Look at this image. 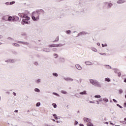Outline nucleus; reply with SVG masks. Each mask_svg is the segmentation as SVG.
<instances>
[{"label": "nucleus", "mask_w": 126, "mask_h": 126, "mask_svg": "<svg viewBox=\"0 0 126 126\" xmlns=\"http://www.w3.org/2000/svg\"><path fill=\"white\" fill-rule=\"evenodd\" d=\"M90 82L93 85H94V86H95L96 87H102V85L100 82H98L97 80H93V79H90Z\"/></svg>", "instance_id": "1"}, {"label": "nucleus", "mask_w": 126, "mask_h": 126, "mask_svg": "<svg viewBox=\"0 0 126 126\" xmlns=\"http://www.w3.org/2000/svg\"><path fill=\"white\" fill-rule=\"evenodd\" d=\"M40 16L37 14L36 11L33 12L32 13V19L33 21H38L39 20Z\"/></svg>", "instance_id": "2"}, {"label": "nucleus", "mask_w": 126, "mask_h": 126, "mask_svg": "<svg viewBox=\"0 0 126 126\" xmlns=\"http://www.w3.org/2000/svg\"><path fill=\"white\" fill-rule=\"evenodd\" d=\"M18 19L19 18L17 16H14L13 18L11 16H9L8 18V21H13L14 22V21H17V20H18Z\"/></svg>", "instance_id": "3"}, {"label": "nucleus", "mask_w": 126, "mask_h": 126, "mask_svg": "<svg viewBox=\"0 0 126 126\" xmlns=\"http://www.w3.org/2000/svg\"><path fill=\"white\" fill-rule=\"evenodd\" d=\"M30 19V17L26 16L25 18L22 20V24L24 25V24H28V20Z\"/></svg>", "instance_id": "4"}, {"label": "nucleus", "mask_w": 126, "mask_h": 126, "mask_svg": "<svg viewBox=\"0 0 126 126\" xmlns=\"http://www.w3.org/2000/svg\"><path fill=\"white\" fill-rule=\"evenodd\" d=\"M36 12L37 14L40 16L41 14L44 15V13H45V11H44V10L43 9H39V10H37L35 11Z\"/></svg>", "instance_id": "5"}, {"label": "nucleus", "mask_w": 126, "mask_h": 126, "mask_svg": "<svg viewBox=\"0 0 126 126\" xmlns=\"http://www.w3.org/2000/svg\"><path fill=\"white\" fill-rule=\"evenodd\" d=\"M63 79H64L65 81H67V82H72V81H73V79L70 77H66V78L64 77Z\"/></svg>", "instance_id": "6"}, {"label": "nucleus", "mask_w": 126, "mask_h": 126, "mask_svg": "<svg viewBox=\"0 0 126 126\" xmlns=\"http://www.w3.org/2000/svg\"><path fill=\"white\" fill-rule=\"evenodd\" d=\"M83 120L85 123H88V124L89 123H91V119L89 118H84Z\"/></svg>", "instance_id": "7"}, {"label": "nucleus", "mask_w": 126, "mask_h": 126, "mask_svg": "<svg viewBox=\"0 0 126 126\" xmlns=\"http://www.w3.org/2000/svg\"><path fill=\"white\" fill-rule=\"evenodd\" d=\"M19 16H20V17H22V18H25L26 17V16L24 13H19L18 14Z\"/></svg>", "instance_id": "8"}, {"label": "nucleus", "mask_w": 126, "mask_h": 126, "mask_svg": "<svg viewBox=\"0 0 126 126\" xmlns=\"http://www.w3.org/2000/svg\"><path fill=\"white\" fill-rule=\"evenodd\" d=\"M6 63H15V60L13 59H8L5 61Z\"/></svg>", "instance_id": "9"}, {"label": "nucleus", "mask_w": 126, "mask_h": 126, "mask_svg": "<svg viewBox=\"0 0 126 126\" xmlns=\"http://www.w3.org/2000/svg\"><path fill=\"white\" fill-rule=\"evenodd\" d=\"M75 66L77 69H78V70H81V69H82V67H81V66H80V65L78 64H76Z\"/></svg>", "instance_id": "10"}, {"label": "nucleus", "mask_w": 126, "mask_h": 126, "mask_svg": "<svg viewBox=\"0 0 126 126\" xmlns=\"http://www.w3.org/2000/svg\"><path fill=\"white\" fill-rule=\"evenodd\" d=\"M80 95H87V92L86 91H84L83 92H81L79 93Z\"/></svg>", "instance_id": "11"}, {"label": "nucleus", "mask_w": 126, "mask_h": 126, "mask_svg": "<svg viewBox=\"0 0 126 126\" xmlns=\"http://www.w3.org/2000/svg\"><path fill=\"white\" fill-rule=\"evenodd\" d=\"M18 43L20 44H23V45H29V43L27 42H23V41H18Z\"/></svg>", "instance_id": "12"}, {"label": "nucleus", "mask_w": 126, "mask_h": 126, "mask_svg": "<svg viewBox=\"0 0 126 126\" xmlns=\"http://www.w3.org/2000/svg\"><path fill=\"white\" fill-rule=\"evenodd\" d=\"M85 64H86L87 65H93V63L90 62H86Z\"/></svg>", "instance_id": "13"}, {"label": "nucleus", "mask_w": 126, "mask_h": 126, "mask_svg": "<svg viewBox=\"0 0 126 126\" xmlns=\"http://www.w3.org/2000/svg\"><path fill=\"white\" fill-rule=\"evenodd\" d=\"M43 51L44 52H49L51 51V50L50 49H49V48H44L43 49Z\"/></svg>", "instance_id": "14"}, {"label": "nucleus", "mask_w": 126, "mask_h": 126, "mask_svg": "<svg viewBox=\"0 0 126 126\" xmlns=\"http://www.w3.org/2000/svg\"><path fill=\"white\" fill-rule=\"evenodd\" d=\"M105 4H108V8L113 6V4L112 3H108L106 2H105Z\"/></svg>", "instance_id": "15"}, {"label": "nucleus", "mask_w": 126, "mask_h": 126, "mask_svg": "<svg viewBox=\"0 0 126 126\" xmlns=\"http://www.w3.org/2000/svg\"><path fill=\"white\" fill-rule=\"evenodd\" d=\"M103 101L105 103H107V102H109V99L106 97L103 98Z\"/></svg>", "instance_id": "16"}, {"label": "nucleus", "mask_w": 126, "mask_h": 126, "mask_svg": "<svg viewBox=\"0 0 126 126\" xmlns=\"http://www.w3.org/2000/svg\"><path fill=\"white\" fill-rule=\"evenodd\" d=\"M48 47H53V48H57V45L56 44H53L51 45H49Z\"/></svg>", "instance_id": "17"}, {"label": "nucleus", "mask_w": 126, "mask_h": 126, "mask_svg": "<svg viewBox=\"0 0 126 126\" xmlns=\"http://www.w3.org/2000/svg\"><path fill=\"white\" fill-rule=\"evenodd\" d=\"M84 34H86V33H85L84 32H81L78 34L77 37H79V36H80V35H84Z\"/></svg>", "instance_id": "18"}, {"label": "nucleus", "mask_w": 126, "mask_h": 126, "mask_svg": "<svg viewBox=\"0 0 126 126\" xmlns=\"http://www.w3.org/2000/svg\"><path fill=\"white\" fill-rule=\"evenodd\" d=\"M125 2V0H119L117 1V3H124Z\"/></svg>", "instance_id": "19"}, {"label": "nucleus", "mask_w": 126, "mask_h": 126, "mask_svg": "<svg viewBox=\"0 0 126 126\" xmlns=\"http://www.w3.org/2000/svg\"><path fill=\"white\" fill-rule=\"evenodd\" d=\"M63 44L61 43L56 44V48H59V47H63Z\"/></svg>", "instance_id": "20"}, {"label": "nucleus", "mask_w": 126, "mask_h": 126, "mask_svg": "<svg viewBox=\"0 0 126 126\" xmlns=\"http://www.w3.org/2000/svg\"><path fill=\"white\" fill-rule=\"evenodd\" d=\"M12 46L14 47H19V44L17 43H12Z\"/></svg>", "instance_id": "21"}, {"label": "nucleus", "mask_w": 126, "mask_h": 126, "mask_svg": "<svg viewBox=\"0 0 126 126\" xmlns=\"http://www.w3.org/2000/svg\"><path fill=\"white\" fill-rule=\"evenodd\" d=\"M105 81H107V82H110L111 81V79L109 78H105Z\"/></svg>", "instance_id": "22"}, {"label": "nucleus", "mask_w": 126, "mask_h": 126, "mask_svg": "<svg viewBox=\"0 0 126 126\" xmlns=\"http://www.w3.org/2000/svg\"><path fill=\"white\" fill-rule=\"evenodd\" d=\"M34 91L35 92H38V93H40V90L38 88H35L34 89Z\"/></svg>", "instance_id": "23"}, {"label": "nucleus", "mask_w": 126, "mask_h": 126, "mask_svg": "<svg viewBox=\"0 0 126 126\" xmlns=\"http://www.w3.org/2000/svg\"><path fill=\"white\" fill-rule=\"evenodd\" d=\"M52 75H53L54 76H56V77H58L59 76V75L57 73H53Z\"/></svg>", "instance_id": "24"}, {"label": "nucleus", "mask_w": 126, "mask_h": 126, "mask_svg": "<svg viewBox=\"0 0 126 126\" xmlns=\"http://www.w3.org/2000/svg\"><path fill=\"white\" fill-rule=\"evenodd\" d=\"M88 126H93V124L91 123V122H89V123L87 124Z\"/></svg>", "instance_id": "25"}, {"label": "nucleus", "mask_w": 126, "mask_h": 126, "mask_svg": "<svg viewBox=\"0 0 126 126\" xmlns=\"http://www.w3.org/2000/svg\"><path fill=\"white\" fill-rule=\"evenodd\" d=\"M36 107H40L41 106V103L40 102H37L36 104Z\"/></svg>", "instance_id": "26"}, {"label": "nucleus", "mask_w": 126, "mask_h": 126, "mask_svg": "<svg viewBox=\"0 0 126 126\" xmlns=\"http://www.w3.org/2000/svg\"><path fill=\"white\" fill-rule=\"evenodd\" d=\"M59 41V36H58L56 39L53 41V43H55V42H58Z\"/></svg>", "instance_id": "27"}, {"label": "nucleus", "mask_w": 126, "mask_h": 126, "mask_svg": "<svg viewBox=\"0 0 126 126\" xmlns=\"http://www.w3.org/2000/svg\"><path fill=\"white\" fill-rule=\"evenodd\" d=\"M94 98H101V95H95Z\"/></svg>", "instance_id": "28"}, {"label": "nucleus", "mask_w": 126, "mask_h": 126, "mask_svg": "<svg viewBox=\"0 0 126 126\" xmlns=\"http://www.w3.org/2000/svg\"><path fill=\"white\" fill-rule=\"evenodd\" d=\"M92 50L93 52H97V49L95 48H92Z\"/></svg>", "instance_id": "29"}, {"label": "nucleus", "mask_w": 126, "mask_h": 126, "mask_svg": "<svg viewBox=\"0 0 126 126\" xmlns=\"http://www.w3.org/2000/svg\"><path fill=\"white\" fill-rule=\"evenodd\" d=\"M61 93H62L63 94H67V93L65 91H62Z\"/></svg>", "instance_id": "30"}, {"label": "nucleus", "mask_w": 126, "mask_h": 126, "mask_svg": "<svg viewBox=\"0 0 126 126\" xmlns=\"http://www.w3.org/2000/svg\"><path fill=\"white\" fill-rule=\"evenodd\" d=\"M40 82H41V79H38L36 81V83H40Z\"/></svg>", "instance_id": "31"}, {"label": "nucleus", "mask_w": 126, "mask_h": 126, "mask_svg": "<svg viewBox=\"0 0 126 126\" xmlns=\"http://www.w3.org/2000/svg\"><path fill=\"white\" fill-rule=\"evenodd\" d=\"M53 95H56V96H58V97H60V94L56 93H53Z\"/></svg>", "instance_id": "32"}, {"label": "nucleus", "mask_w": 126, "mask_h": 126, "mask_svg": "<svg viewBox=\"0 0 126 126\" xmlns=\"http://www.w3.org/2000/svg\"><path fill=\"white\" fill-rule=\"evenodd\" d=\"M52 106H53L54 108H57V104L56 103H53Z\"/></svg>", "instance_id": "33"}, {"label": "nucleus", "mask_w": 126, "mask_h": 126, "mask_svg": "<svg viewBox=\"0 0 126 126\" xmlns=\"http://www.w3.org/2000/svg\"><path fill=\"white\" fill-rule=\"evenodd\" d=\"M120 123L121 124H123L124 125H126V121H120Z\"/></svg>", "instance_id": "34"}, {"label": "nucleus", "mask_w": 126, "mask_h": 126, "mask_svg": "<svg viewBox=\"0 0 126 126\" xmlns=\"http://www.w3.org/2000/svg\"><path fill=\"white\" fill-rule=\"evenodd\" d=\"M8 40H9V41H13V38L11 37H8Z\"/></svg>", "instance_id": "35"}, {"label": "nucleus", "mask_w": 126, "mask_h": 126, "mask_svg": "<svg viewBox=\"0 0 126 126\" xmlns=\"http://www.w3.org/2000/svg\"><path fill=\"white\" fill-rule=\"evenodd\" d=\"M70 33H71V32L70 30L66 31L67 34H70Z\"/></svg>", "instance_id": "36"}, {"label": "nucleus", "mask_w": 126, "mask_h": 126, "mask_svg": "<svg viewBox=\"0 0 126 126\" xmlns=\"http://www.w3.org/2000/svg\"><path fill=\"white\" fill-rule=\"evenodd\" d=\"M27 34L25 32L22 33L21 35L22 36H26Z\"/></svg>", "instance_id": "37"}, {"label": "nucleus", "mask_w": 126, "mask_h": 126, "mask_svg": "<svg viewBox=\"0 0 126 126\" xmlns=\"http://www.w3.org/2000/svg\"><path fill=\"white\" fill-rule=\"evenodd\" d=\"M54 56L55 59H56V58H58V55L57 54H54Z\"/></svg>", "instance_id": "38"}, {"label": "nucleus", "mask_w": 126, "mask_h": 126, "mask_svg": "<svg viewBox=\"0 0 126 126\" xmlns=\"http://www.w3.org/2000/svg\"><path fill=\"white\" fill-rule=\"evenodd\" d=\"M117 106L118 107H119V108H120L121 109H123V107H122V106L120 105V104H117Z\"/></svg>", "instance_id": "39"}, {"label": "nucleus", "mask_w": 126, "mask_h": 126, "mask_svg": "<svg viewBox=\"0 0 126 126\" xmlns=\"http://www.w3.org/2000/svg\"><path fill=\"white\" fill-rule=\"evenodd\" d=\"M99 54H100V55H101V56H106V53H101Z\"/></svg>", "instance_id": "40"}, {"label": "nucleus", "mask_w": 126, "mask_h": 126, "mask_svg": "<svg viewBox=\"0 0 126 126\" xmlns=\"http://www.w3.org/2000/svg\"><path fill=\"white\" fill-rule=\"evenodd\" d=\"M107 46H108L106 44H105L104 45V44H102V47H103V48H104V47H107Z\"/></svg>", "instance_id": "41"}, {"label": "nucleus", "mask_w": 126, "mask_h": 126, "mask_svg": "<svg viewBox=\"0 0 126 126\" xmlns=\"http://www.w3.org/2000/svg\"><path fill=\"white\" fill-rule=\"evenodd\" d=\"M10 4H14V3H15V1H12L9 2Z\"/></svg>", "instance_id": "42"}, {"label": "nucleus", "mask_w": 126, "mask_h": 126, "mask_svg": "<svg viewBox=\"0 0 126 126\" xmlns=\"http://www.w3.org/2000/svg\"><path fill=\"white\" fill-rule=\"evenodd\" d=\"M119 93H120V94H122V93H123V90L120 89V90H119Z\"/></svg>", "instance_id": "43"}, {"label": "nucleus", "mask_w": 126, "mask_h": 126, "mask_svg": "<svg viewBox=\"0 0 126 126\" xmlns=\"http://www.w3.org/2000/svg\"><path fill=\"white\" fill-rule=\"evenodd\" d=\"M5 4H6V5H8L10 4V3H9V2H6L5 3Z\"/></svg>", "instance_id": "44"}, {"label": "nucleus", "mask_w": 126, "mask_h": 126, "mask_svg": "<svg viewBox=\"0 0 126 126\" xmlns=\"http://www.w3.org/2000/svg\"><path fill=\"white\" fill-rule=\"evenodd\" d=\"M57 48H53V49H52V51H54V52H57Z\"/></svg>", "instance_id": "45"}, {"label": "nucleus", "mask_w": 126, "mask_h": 126, "mask_svg": "<svg viewBox=\"0 0 126 126\" xmlns=\"http://www.w3.org/2000/svg\"><path fill=\"white\" fill-rule=\"evenodd\" d=\"M106 66H107V68H112V67L109 65H107Z\"/></svg>", "instance_id": "46"}, {"label": "nucleus", "mask_w": 126, "mask_h": 126, "mask_svg": "<svg viewBox=\"0 0 126 126\" xmlns=\"http://www.w3.org/2000/svg\"><path fill=\"white\" fill-rule=\"evenodd\" d=\"M118 74L119 77H121V72H119V73H118Z\"/></svg>", "instance_id": "47"}, {"label": "nucleus", "mask_w": 126, "mask_h": 126, "mask_svg": "<svg viewBox=\"0 0 126 126\" xmlns=\"http://www.w3.org/2000/svg\"><path fill=\"white\" fill-rule=\"evenodd\" d=\"M77 124H78V122L77 121H75V124H74L75 126H76V125H77Z\"/></svg>", "instance_id": "48"}, {"label": "nucleus", "mask_w": 126, "mask_h": 126, "mask_svg": "<svg viewBox=\"0 0 126 126\" xmlns=\"http://www.w3.org/2000/svg\"><path fill=\"white\" fill-rule=\"evenodd\" d=\"M45 126H55V125H52V126H51V125H48V124H45Z\"/></svg>", "instance_id": "49"}, {"label": "nucleus", "mask_w": 126, "mask_h": 126, "mask_svg": "<svg viewBox=\"0 0 126 126\" xmlns=\"http://www.w3.org/2000/svg\"><path fill=\"white\" fill-rule=\"evenodd\" d=\"M113 101L115 102V103H117V100H116V99H113Z\"/></svg>", "instance_id": "50"}, {"label": "nucleus", "mask_w": 126, "mask_h": 126, "mask_svg": "<svg viewBox=\"0 0 126 126\" xmlns=\"http://www.w3.org/2000/svg\"><path fill=\"white\" fill-rule=\"evenodd\" d=\"M13 95H14V96H16V93H15V92H13Z\"/></svg>", "instance_id": "51"}, {"label": "nucleus", "mask_w": 126, "mask_h": 126, "mask_svg": "<svg viewBox=\"0 0 126 126\" xmlns=\"http://www.w3.org/2000/svg\"><path fill=\"white\" fill-rule=\"evenodd\" d=\"M98 101H99V102H102V101H103V99H102V98H100V99H99L98 100Z\"/></svg>", "instance_id": "52"}, {"label": "nucleus", "mask_w": 126, "mask_h": 126, "mask_svg": "<svg viewBox=\"0 0 126 126\" xmlns=\"http://www.w3.org/2000/svg\"><path fill=\"white\" fill-rule=\"evenodd\" d=\"M90 103H93V104H95V102H94V101H90Z\"/></svg>", "instance_id": "53"}, {"label": "nucleus", "mask_w": 126, "mask_h": 126, "mask_svg": "<svg viewBox=\"0 0 126 126\" xmlns=\"http://www.w3.org/2000/svg\"><path fill=\"white\" fill-rule=\"evenodd\" d=\"M96 102H97V104L99 105V104H100V102H99V101L98 100H96Z\"/></svg>", "instance_id": "54"}, {"label": "nucleus", "mask_w": 126, "mask_h": 126, "mask_svg": "<svg viewBox=\"0 0 126 126\" xmlns=\"http://www.w3.org/2000/svg\"><path fill=\"white\" fill-rule=\"evenodd\" d=\"M34 64H35V65H38V63L35 62Z\"/></svg>", "instance_id": "55"}, {"label": "nucleus", "mask_w": 126, "mask_h": 126, "mask_svg": "<svg viewBox=\"0 0 126 126\" xmlns=\"http://www.w3.org/2000/svg\"><path fill=\"white\" fill-rule=\"evenodd\" d=\"M110 124L112 125V126H115V124L112 123V122H110Z\"/></svg>", "instance_id": "56"}, {"label": "nucleus", "mask_w": 126, "mask_h": 126, "mask_svg": "<svg viewBox=\"0 0 126 126\" xmlns=\"http://www.w3.org/2000/svg\"><path fill=\"white\" fill-rule=\"evenodd\" d=\"M53 117H54V118H56V117H57V115L56 114H53Z\"/></svg>", "instance_id": "57"}, {"label": "nucleus", "mask_w": 126, "mask_h": 126, "mask_svg": "<svg viewBox=\"0 0 126 126\" xmlns=\"http://www.w3.org/2000/svg\"><path fill=\"white\" fill-rule=\"evenodd\" d=\"M14 112H15V113H18V110H16L14 111Z\"/></svg>", "instance_id": "58"}, {"label": "nucleus", "mask_w": 126, "mask_h": 126, "mask_svg": "<svg viewBox=\"0 0 126 126\" xmlns=\"http://www.w3.org/2000/svg\"><path fill=\"white\" fill-rule=\"evenodd\" d=\"M80 126H84V125H83V124H80Z\"/></svg>", "instance_id": "59"}, {"label": "nucleus", "mask_w": 126, "mask_h": 126, "mask_svg": "<svg viewBox=\"0 0 126 126\" xmlns=\"http://www.w3.org/2000/svg\"><path fill=\"white\" fill-rule=\"evenodd\" d=\"M97 46H100V43H97Z\"/></svg>", "instance_id": "60"}, {"label": "nucleus", "mask_w": 126, "mask_h": 126, "mask_svg": "<svg viewBox=\"0 0 126 126\" xmlns=\"http://www.w3.org/2000/svg\"><path fill=\"white\" fill-rule=\"evenodd\" d=\"M2 38V35H0V39H1Z\"/></svg>", "instance_id": "61"}, {"label": "nucleus", "mask_w": 126, "mask_h": 126, "mask_svg": "<svg viewBox=\"0 0 126 126\" xmlns=\"http://www.w3.org/2000/svg\"><path fill=\"white\" fill-rule=\"evenodd\" d=\"M55 120H58V117H55Z\"/></svg>", "instance_id": "62"}, {"label": "nucleus", "mask_w": 126, "mask_h": 126, "mask_svg": "<svg viewBox=\"0 0 126 126\" xmlns=\"http://www.w3.org/2000/svg\"><path fill=\"white\" fill-rule=\"evenodd\" d=\"M124 82H126V79L124 80Z\"/></svg>", "instance_id": "63"}, {"label": "nucleus", "mask_w": 126, "mask_h": 126, "mask_svg": "<svg viewBox=\"0 0 126 126\" xmlns=\"http://www.w3.org/2000/svg\"><path fill=\"white\" fill-rule=\"evenodd\" d=\"M124 120H125V121H126V118H125L124 119Z\"/></svg>", "instance_id": "64"}]
</instances>
